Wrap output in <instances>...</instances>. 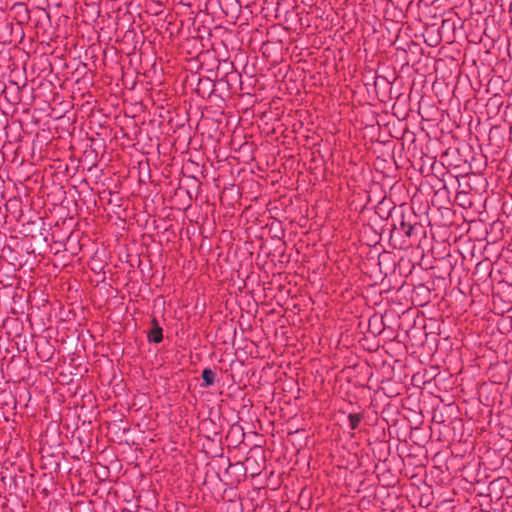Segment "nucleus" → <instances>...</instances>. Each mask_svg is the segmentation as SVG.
Listing matches in <instances>:
<instances>
[{
    "mask_svg": "<svg viewBox=\"0 0 512 512\" xmlns=\"http://www.w3.org/2000/svg\"><path fill=\"white\" fill-rule=\"evenodd\" d=\"M155 324L156 320H153ZM148 339L153 343H160L163 339L162 328L156 325L148 334Z\"/></svg>",
    "mask_w": 512,
    "mask_h": 512,
    "instance_id": "1",
    "label": "nucleus"
},
{
    "mask_svg": "<svg viewBox=\"0 0 512 512\" xmlns=\"http://www.w3.org/2000/svg\"><path fill=\"white\" fill-rule=\"evenodd\" d=\"M202 387H209L212 386L215 382V372L211 369H204L202 372Z\"/></svg>",
    "mask_w": 512,
    "mask_h": 512,
    "instance_id": "2",
    "label": "nucleus"
},
{
    "mask_svg": "<svg viewBox=\"0 0 512 512\" xmlns=\"http://www.w3.org/2000/svg\"><path fill=\"white\" fill-rule=\"evenodd\" d=\"M361 420H362V416L360 414H349V416H348L349 426L352 430H355L358 428Z\"/></svg>",
    "mask_w": 512,
    "mask_h": 512,
    "instance_id": "3",
    "label": "nucleus"
},
{
    "mask_svg": "<svg viewBox=\"0 0 512 512\" xmlns=\"http://www.w3.org/2000/svg\"><path fill=\"white\" fill-rule=\"evenodd\" d=\"M401 226L405 229V234L407 236H411L413 227L411 225H406L404 221L401 222Z\"/></svg>",
    "mask_w": 512,
    "mask_h": 512,
    "instance_id": "4",
    "label": "nucleus"
}]
</instances>
